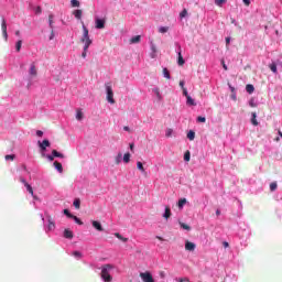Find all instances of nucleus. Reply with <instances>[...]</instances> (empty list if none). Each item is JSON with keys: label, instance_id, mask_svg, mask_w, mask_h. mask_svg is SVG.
<instances>
[{"label": "nucleus", "instance_id": "1", "mask_svg": "<svg viewBox=\"0 0 282 282\" xmlns=\"http://www.w3.org/2000/svg\"><path fill=\"white\" fill-rule=\"evenodd\" d=\"M80 43H84L85 52H88L89 45L94 43V41L89 39V29H87L85 24H83V36L80 39Z\"/></svg>", "mask_w": 282, "mask_h": 282}, {"label": "nucleus", "instance_id": "2", "mask_svg": "<svg viewBox=\"0 0 282 282\" xmlns=\"http://www.w3.org/2000/svg\"><path fill=\"white\" fill-rule=\"evenodd\" d=\"M113 267H111V264H106L101 268V279L105 282H111L113 281V278L111 276V274L109 273L110 270H112Z\"/></svg>", "mask_w": 282, "mask_h": 282}, {"label": "nucleus", "instance_id": "3", "mask_svg": "<svg viewBox=\"0 0 282 282\" xmlns=\"http://www.w3.org/2000/svg\"><path fill=\"white\" fill-rule=\"evenodd\" d=\"M106 91H107V100L110 105H116V99H113V88H111V84H106Z\"/></svg>", "mask_w": 282, "mask_h": 282}, {"label": "nucleus", "instance_id": "4", "mask_svg": "<svg viewBox=\"0 0 282 282\" xmlns=\"http://www.w3.org/2000/svg\"><path fill=\"white\" fill-rule=\"evenodd\" d=\"M37 144L40 147L42 158H45V151H47V147H51L50 140L44 139L43 142L39 141Z\"/></svg>", "mask_w": 282, "mask_h": 282}, {"label": "nucleus", "instance_id": "5", "mask_svg": "<svg viewBox=\"0 0 282 282\" xmlns=\"http://www.w3.org/2000/svg\"><path fill=\"white\" fill-rule=\"evenodd\" d=\"M139 276L143 282H155V280L153 279V274H151V272L149 271L141 272Z\"/></svg>", "mask_w": 282, "mask_h": 282}, {"label": "nucleus", "instance_id": "6", "mask_svg": "<svg viewBox=\"0 0 282 282\" xmlns=\"http://www.w3.org/2000/svg\"><path fill=\"white\" fill-rule=\"evenodd\" d=\"M1 30L4 39H8V23L6 22V18H1Z\"/></svg>", "mask_w": 282, "mask_h": 282}, {"label": "nucleus", "instance_id": "7", "mask_svg": "<svg viewBox=\"0 0 282 282\" xmlns=\"http://www.w3.org/2000/svg\"><path fill=\"white\" fill-rule=\"evenodd\" d=\"M195 248L196 245L195 242H191V241H185V250H187L188 252H195Z\"/></svg>", "mask_w": 282, "mask_h": 282}, {"label": "nucleus", "instance_id": "8", "mask_svg": "<svg viewBox=\"0 0 282 282\" xmlns=\"http://www.w3.org/2000/svg\"><path fill=\"white\" fill-rule=\"evenodd\" d=\"M95 23H96L95 28L97 30H105V20L96 19Z\"/></svg>", "mask_w": 282, "mask_h": 282}, {"label": "nucleus", "instance_id": "9", "mask_svg": "<svg viewBox=\"0 0 282 282\" xmlns=\"http://www.w3.org/2000/svg\"><path fill=\"white\" fill-rule=\"evenodd\" d=\"M93 227H95V229L98 230V232H102V230H105L102 228V225L98 220H93Z\"/></svg>", "mask_w": 282, "mask_h": 282}, {"label": "nucleus", "instance_id": "10", "mask_svg": "<svg viewBox=\"0 0 282 282\" xmlns=\"http://www.w3.org/2000/svg\"><path fill=\"white\" fill-rule=\"evenodd\" d=\"M178 48H180V52H178L177 63L182 67L184 65V63H186V62L184 61V56H182V46H178Z\"/></svg>", "mask_w": 282, "mask_h": 282}, {"label": "nucleus", "instance_id": "11", "mask_svg": "<svg viewBox=\"0 0 282 282\" xmlns=\"http://www.w3.org/2000/svg\"><path fill=\"white\" fill-rule=\"evenodd\" d=\"M64 238L65 239H74V231H72L69 229H65L64 230Z\"/></svg>", "mask_w": 282, "mask_h": 282}, {"label": "nucleus", "instance_id": "12", "mask_svg": "<svg viewBox=\"0 0 282 282\" xmlns=\"http://www.w3.org/2000/svg\"><path fill=\"white\" fill-rule=\"evenodd\" d=\"M186 105H188L189 107H195V105L197 104H195V99L189 95L186 97Z\"/></svg>", "mask_w": 282, "mask_h": 282}, {"label": "nucleus", "instance_id": "13", "mask_svg": "<svg viewBox=\"0 0 282 282\" xmlns=\"http://www.w3.org/2000/svg\"><path fill=\"white\" fill-rule=\"evenodd\" d=\"M53 166L56 169V171H58V173H63V164H61V162L55 161Z\"/></svg>", "mask_w": 282, "mask_h": 282}, {"label": "nucleus", "instance_id": "14", "mask_svg": "<svg viewBox=\"0 0 282 282\" xmlns=\"http://www.w3.org/2000/svg\"><path fill=\"white\" fill-rule=\"evenodd\" d=\"M171 207H169V206H166L165 207V212H164V214H163V218L164 219H170L171 218Z\"/></svg>", "mask_w": 282, "mask_h": 282}, {"label": "nucleus", "instance_id": "15", "mask_svg": "<svg viewBox=\"0 0 282 282\" xmlns=\"http://www.w3.org/2000/svg\"><path fill=\"white\" fill-rule=\"evenodd\" d=\"M73 14H74L75 19H78V20L83 19V10H80V9L75 10L73 12Z\"/></svg>", "mask_w": 282, "mask_h": 282}, {"label": "nucleus", "instance_id": "16", "mask_svg": "<svg viewBox=\"0 0 282 282\" xmlns=\"http://www.w3.org/2000/svg\"><path fill=\"white\" fill-rule=\"evenodd\" d=\"M251 116V123L253 124V127H259V121H257V112H252Z\"/></svg>", "mask_w": 282, "mask_h": 282}, {"label": "nucleus", "instance_id": "17", "mask_svg": "<svg viewBox=\"0 0 282 282\" xmlns=\"http://www.w3.org/2000/svg\"><path fill=\"white\" fill-rule=\"evenodd\" d=\"M29 73H30V76H36V74H37L36 65L31 64Z\"/></svg>", "mask_w": 282, "mask_h": 282}, {"label": "nucleus", "instance_id": "18", "mask_svg": "<svg viewBox=\"0 0 282 282\" xmlns=\"http://www.w3.org/2000/svg\"><path fill=\"white\" fill-rule=\"evenodd\" d=\"M141 40H142V36L135 35V36L130 39V43L131 44L140 43Z\"/></svg>", "mask_w": 282, "mask_h": 282}, {"label": "nucleus", "instance_id": "19", "mask_svg": "<svg viewBox=\"0 0 282 282\" xmlns=\"http://www.w3.org/2000/svg\"><path fill=\"white\" fill-rule=\"evenodd\" d=\"M115 237H117V239H119L120 241H122L123 243H127V241H129V238H124L122 237V235H120V232H116Z\"/></svg>", "mask_w": 282, "mask_h": 282}, {"label": "nucleus", "instance_id": "20", "mask_svg": "<svg viewBox=\"0 0 282 282\" xmlns=\"http://www.w3.org/2000/svg\"><path fill=\"white\" fill-rule=\"evenodd\" d=\"M48 25L51 30H54V14L48 15Z\"/></svg>", "mask_w": 282, "mask_h": 282}, {"label": "nucleus", "instance_id": "21", "mask_svg": "<svg viewBox=\"0 0 282 282\" xmlns=\"http://www.w3.org/2000/svg\"><path fill=\"white\" fill-rule=\"evenodd\" d=\"M246 91H247L248 94H253V93H254V86H253L252 84H248V85L246 86Z\"/></svg>", "mask_w": 282, "mask_h": 282}, {"label": "nucleus", "instance_id": "22", "mask_svg": "<svg viewBox=\"0 0 282 282\" xmlns=\"http://www.w3.org/2000/svg\"><path fill=\"white\" fill-rule=\"evenodd\" d=\"M25 188L28 193H30V195L34 197V189L32 188V185H30V183H25Z\"/></svg>", "mask_w": 282, "mask_h": 282}, {"label": "nucleus", "instance_id": "23", "mask_svg": "<svg viewBox=\"0 0 282 282\" xmlns=\"http://www.w3.org/2000/svg\"><path fill=\"white\" fill-rule=\"evenodd\" d=\"M52 155L54 156V158H65V154H63V153H61V152H58V151H56V150H53L52 151Z\"/></svg>", "mask_w": 282, "mask_h": 282}, {"label": "nucleus", "instance_id": "24", "mask_svg": "<svg viewBox=\"0 0 282 282\" xmlns=\"http://www.w3.org/2000/svg\"><path fill=\"white\" fill-rule=\"evenodd\" d=\"M163 76L167 80H171V73L169 72V68H163Z\"/></svg>", "mask_w": 282, "mask_h": 282}, {"label": "nucleus", "instance_id": "25", "mask_svg": "<svg viewBox=\"0 0 282 282\" xmlns=\"http://www.w3.org/2000/svg\"><path fill=\"white\" fill-rule=\"evenodd\" d=\"M84 115L82 109H77L76 111V120H83Z\"/></svg>", "mask_w": 282, "mask_h": 282}, {"label": "nucleus", "instance_id": "26", "mask_svg": "<svg viewBox=\"0 0 282 282\" xmlns=\"http://www.w3.org/2000/svg\"><path fill=\"white\" fill-rule=\"evenodd\" d=\"M123 162H124L126 164H129V162H131V154H130V153H126V154L123 155Z\"/></svg>", "mask_w": 282, "mask_h": 282}, {"label": "nucleus", "instance_id": "27", "mask_svg": "<svg viewBox=\"0 0 282 282\" xmlns=\"http://www.w3.org/2000/svg\"><path fill=\"white\" fill-rule=\"evenodd\" d=\"M54 228H56V224L54 223V220H52V218L48 219V230H54Z\"/></svg>", "mask_w": 282, "mask_h": 282}, {"label": "nucleus", "instance_id": "28", "mask_svg": "<svg viewBox=\"0 0 282 282\" xmlns=\"http://www.w3.org/2000/svg\"><path fill=\"white\" fill-rule=\"evenodd\" d=\"M72 8H80V2L78 0H70Z\"/></svg>", "mask_w": 282, "mask_h": 282}, {"label": "nucleus", "instance_id": "29", "mask_svg": "<svg viewBox=\"0 0 282 282\" xmlns=\"http://www.w3.org/2000/svg\"><path fill=\"white\" fill-rule=\"evenodd\" d=\"M184 205H186V198H181L177 203L178 208H184Z\"/></svg>", "mask_w": 282, "mask_h": 282}, {"label": "nucleus", "instance_id": "30", "mask_svg": "<svg viewBox=\"0 0 282 282\" xmlns=\"http://www.w3.org/2000/svg\"><path fill=\"white\" fill-rule=\"evenodd\" d=\"M187 138H188V140H191V141L195 140V131L189 130L188 133H187Z\"/></svg>", "mask_w": 282, "mask_h": 282}, {"label": "nucleus", "instance_id": "31", "mask_svg": "<svg viewBox=\"0 0 282 282\" xmlns=\"http://www.w3.org/2000/svg\"><path fill=\"white\" fill-rule=\"evenodd\" d=\"M269 69H271V72H273V74H276L278 69H276V63H271L269 65Z\"/></svg>", "mask_w": 282, "mask_h": 282}, {"label": "nucleus", "instance_id": "32", "mask_svg": "<svg viewBox=\"0 0 282 282\" xmlns=\"http://www.w3.org/2000/svg\"><path fill=\"white\" fill-rule=\"evenodd\" d=\"M115 162L116 164H120V162H122V153H118L115 158Z\"/></svg>", "mask_w": 282, "mask_h": 282}, {"label": "nucleus", "instance_id": "33", "mask_svg": "<svg viewBox=\"0 0 282 282\" xmlns=\"http://www.w3.org/2000/svg\"><path fill=\"white\" fill-rule=\"evenodd\" d=\"M137 169L138 171H141V173H144V165L142 164V162L140 161L137 162Z\"/></svg>", "mask_w": 282, "mask_h": 282}, {"label": "nucleus", "instance_id": "34", "mask_svg": "<svg viewBox=\"0 0 282 282\" xmlns=\"http://www.w3.org/2000/svg\"><path fill=\"white\" fill-rule=\"evenodd\" d=\"M23 45V41L22 40H19L15 44V50L17 52H21V46Z\"/></svg>", "mask_w": 282, "mask_h": 282}, {"label": "nucleus", "instance_id": "35", "mask_svg": "<svg viewBox=\"0 0 282 282\" xmlns=\"http://www.w3.org/2000/svg\"><path fill=\"white\" fill-rule=\"evenodd\" d=\"M73 206H75V208L78 210L80 208V199L79 198L75 199L73 203Z\"/></svg>", "mask_w": 282, "mask_h": 282}, {"label": "nucleus", "instance_id": "36", "mask_svg": "<svg viewBox=\"0 0 282 282\" xmlns=\"http://www.w3.org/2000/svg\"><path fill=\"white\" fill-rule=\"evenodd\" d=\"M185 162H191V151H186L184 154Z\"/></svg>", "mask_w": 282, "mask_h": 282}, {"label": "nucleus", "instance_id": "37", "mask_svg": "<svg viewBox=\"0 0 282 282\" xmlns=\"http://www.w3.org/2000/svg\"><path fill=\"white\" fill-rule=\"evenodd\" d=\"M70 219H74V221L77 223L78 226H83V220H80V218H78L77 216L73 215V217Z\"/></svg>", "mask_w": 282, "mask_h": 282}, {"label": "nucleus", "instance_id": "38", "mask_svg": "<svg viewBox=\"0 0 282 282\" xmlns=\"http://www.w3.org/2000/svg\"><path fill=\"white\" fill-rule=\"evenodd\" d=\"M153 93L155 94V96L159 98V100H162V95L160 94V88H154Z\"/></svg>", "mask_w": 282, "mask_h": 282}, {"label": "nucleus", "instance_id": "39", "mask_svg": "<svg viewBox=\"0 0 282 282\" xmlns=\"http://www.w3.org/2000/svg\"><path fill=\"white\" fill-rule=\"evenodd\" d=\"M159 32H160L161 34H166V32H169V26H161V28L159 29Z\"/></svg>", "mask_w": 282, "mask_h": 282}, {"label": "nucleus", "instance_id": "40", "mask_svg": "<svg viewBox=\"0 0 282 282\" xmlns=\"http://www.w3.org/2000/svg\"><path fill=\"white\" fill-rule=\"evenodd\" d=\"M228 0H215V3L218 6V8H221L224 3H227Z\"/></svg>", "mask_w": 282, "mask_h": 282}, {"label": "nucleus", "instance_id": "41", "mask_svg": "<svg viewBox=\"0 0 282 282\" xmlns=\"http://www.w3.org/2000/svg\"><path fill=\"white\" fill-rule=\"evenodd\" d=\"M180 226H181V228H183V230H191V226H188L182 221L180 223Z\"/></svg>", "mask_w": 282, "mask_h": 282}, {"label": "nucleus", "instance_id": "42", "mask_svg": "<svg viewBox=\"0 0 282 282\" xmlns=\"http://www.w3.org/2000/svg\"><path fill=\"white\" fill-rule=\"evenodd\" d=\"M276 188H278L276 182H273V183L270 184V191L271 192L276 191Z\"/></svg>", "mask_w": 282, "mask_h": 282}, {"label": "nucleus", "instance_id": "43", "mask_svg": "<svg viewBox=\"0 0 282 282\" xmlns=\"http://www.w3.org/2000/svg\"><path fill=\"white\" fill-rule=\"evenodd\" d=\"M64 215H66V217H68L69 219H72V217H74V215L72 213H69V209H64Z\"/></svg>", "mask_w": 282, "mask_h": 282}, {"label": "nucleus", "instance_id": "44", "mask_svg": "<svg viewBox=\"0 0 282 282\" xmlns=\"http://www.w3.org/2000/svg\"><path fill=\"white\" fill-rule=\"evenodd\" d=\"M14 158H15L14 154H7V155L4 156V160H11V161H13Z\"/></svg>", "mask_w": 282, "mask_h": 282}, {"label": "nucleus", "instance_id": "45", "mask_svg": "<svg viewBox=\"0 0 282 282\" xmlns=\"http://www.w3.org/2000/svg\"><path fill=\"white\" fill-rule=\"evenodd\" d=\"M186 14H188V11H187L186 9H184V10L180 13L181 19H184V17H186Z\"/></svg>", "mask_w": 282, "mask_h": 282}, {"label": "nucleus", "instance_id": "46", "mask_svg": "<svg viewBox=\"0 0 282 282\" xmlns=\"http://www.w3.org/2000/svg\"><path fill=\"white\" fill-rule=\"evenodd\" d=\"M48 162H54V154L46 155Z\"/></svg>", "mask_w": 282, "mask_h": 282}, {"label": "nucleus", "instance_id": "47", "mask_svg": "<svg viewBox=\"0 0 282 282\" xmlns=\"http://www.w3.org/2000/svg\"><path fill=\"white\" fill-rule=\"evenodd\" d=\"M197 122H206V117H197Z\"/></svg>", "mask_w": 282, "mask_h": 282}, {"label": "nucleus", "instance_id": "48", "mask_svg": "<svg viewBox=\"0 0 282 282\" xmlns=\"http://www.w3.org/2000/svg\"><path fill=\"white\" fill-rule=\"evenodd\" d=\"M183 96H185V98H188V90L186 88H183Z\"/></svg>", "mask_w": 282, "mask_h": 282}, {"label": "nucleus", "instance_id": "49", "mask_svg": "<svg viewBox=\"0 0 282 282\" xmlns=\"http://www.w3.org/2000/svg\"><path fill=\"white\" fill-rule=\"evenodd\" d=\"M172 133H173V130H172V129H167V131H166V138H171Z\"/></svg>", "mask_w": 282, "mask_h": 282}, {"label": "nucleus", "instance_id": "50", "mask_svg": "<svg viewBox=\"0 0 282 282\" xmlns=\"http://www.w3.org/2000/svg\"><path fill=\"white\" fill-rule=\"evenodd\" d=\"M73 254L74 257H83V253H80V251H74Z\"/></svg>", "mask_w": 282, "mask_h": 282}, {"label": "nucleus", "instance_id": "51", "mask_svg": "<svg viewBox=\"0 0 282 282\" xmlns=\"http://www.w3.org/2000/svg\"><path fill=\"white\" fill-rule=\"evenodd\" d=\"M54 40V29H51V35H50V41Z\"/></svg>", "mask_w": 282, "mask_h": 282}, {"label": "nucleus", "instance_id": "52", "mask_svg": "<svg viewBox=\"0 0 282 282\" xmlns=\"http://www.w3.org/2000/svg\"><path fill=\"white\" fill-rule=\"evenodd\" d=\"M36 135H37L39 138H43V131L37 130V131H36Z\"/></svg>", "mask_w": 282, "mask_h": 282}, {"label": "nucleus", "instance_id": "53", "mask_svg": "<svg viewBox=\"0 0 282 282\" xmlns=\"http://www.w3.org/2000/svg\"><path fill=\"white\" fill-rule=\"evenodd\" d=\"M35 12H36V14H41V12H43V10L41 9V7H37V8L35 9Z\"/></svg>", "mask_w": 282, "mask_h": 282}, {"label": "nucleus", "instance_id": "54", "mask_svg": "<svg viewBox=\"0 0 282 282\" xmlns=\"http://www.w3.org/2000/svg\"><path fill=\"white\" fill-rule=\"evenodd\" d=\"M189 280H188V278H181L180 280H178V282H188Z\"/></svg>", "mask_w": 282, "mask_h": 282}, {"label": "nucleus", "instance_id": "55", "mask_svg": "<svg viewBox=\"0 0 282 282\" xmlns=\"http://www.w3.org/2000/svg\"><path fill=\"white\" fill-rule=\"evenodd\" d=\"M82 57H83V58H87V51H85V48H84V51H83V53H82Z\"/></svg>", "mask_w": 282, "mask_h": 282}, {"label": "nucleus", "instance_id": "56", "mask_svg": "<svg viewBox=\"0 0 282 282\" xmlns=\"http://www.w3.org/2000/svg\"><path fill=\"white\" fill-rule=\"evenodd\" d=\"M20 182H21L22 184H24V186H25V184H29L28 181H25V178H23V177H20Z\"/></svg>", "mask_w": 282, "mask_h": 282}, {"label": "nucleus", "instance_id": "57", "mask_svg": "<svg viewBox=\"0 0 282 282\" xmlns=\"http://www.w3.org/2000/svg\"><path fill=\"white\" fill-rule=\"evenodd\" d=\"M180 87H181L182 89H186V87H184V80H181V82H180Z\"/></svg>", "mask_w": 282, "mask_h": 282}, {"label": "nucleus", "instance_id": "58", "mask_svg": "<svg viewBox=\"0 0 282 282\" xmlns=\"http://www.w3.org/2000/svg\"><path fill=\"white\" fill-rule=\"evenodd\" d=\"M223 67L224 69L227 72L228 70V66L226 65V62L223 61Z\"/></svg>", "mask_w": 282, "mask_h": 282}, {"label": "nucleus", "instance_id": "59", "mask_svg": "<svg viewBox=\"0 0 282 282\" xmlns=\"http://www.w3.org/2000/svg\"><path fill=\"white\" fill-rule=\"evenodd\" d=\"M243 1V3H245V6H250V0H242Z\"/></svg>", "mask_w": 282, "mask_h": 282}, {"label": "nucleus", "instance_id": "60", "mask_svg": "<svg viewBox=\"0 0 282 282\" xmlns=\"http://www.w3.org/2000/svg\"><path fill=\"white\" fill-rule=\"evenodd\" d=\"M249 105H250V107H257V104H254L253 100H251V101L249 102Z\"/></svg>", "mask_w": 282, "mask_h": 282}, {"label": "nucleus", "instance_id": "61", "mask_svg": "<svg viewBox=\"0 0 282 282\" xmlns=\"http://www.w3.org/2000/svg\"><path fill=\"white\" fill-rule=\"evenodd\" d=\"M151 50H152V52L155 54V52H158V48H155V45H152L151 46Z\"/></svg>", "mask_w": 282, "mask_h": 282}, {"label": "nucleus", "instance_id": "62", "mask_svg": "<svg viewBox=\"0 0 282 282\" xmlns=\"http://www.w3.org/2000/svg\"><path fill=\"white\" fill-rule=\"evenodd\" d=\"M223 246H224V248H229L230 245L225 241V242H223Z\"/></svg>", "mask_w": 282, "mask_h": 282}, {"label": "nucleus", "instance_id": "63", "mask_svg": "<svg viewBox=\"0 0 282 282\" xmlns=\"http://www.w3.org/2000/svg\"><path fill=\"white\" fill-rule=\"evenodd\" d=\"M216 215L219 217V215H221V210L217 209Z\"/></svg>", "mask_w": 282, "mask_h": 282}, {"label": "nucleus", "instance_id": "64", "mask_svg": "<svg viewBox=\"0 0 282 282\" xmlns=\"http://www.w3.org/2000/svg\"><path fill=\"white\" fill-rule=\"evenodd\" d=\"M156 239H159V241H164V238L156 236Z\"/></svg>", "mask_w": 282, "mask_h": 282}]
</instances>
